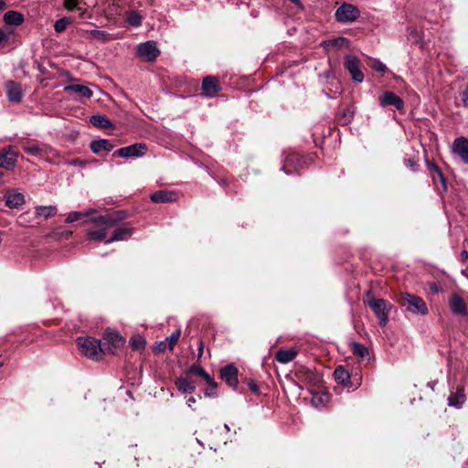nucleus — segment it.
<instances>
[{
  "mask_svg": "<svg viewBox=\"0 0 468 468\" xmlns=\"http://www.w3.org/2000/svg\"><path fill=\"white\" fill-rule=\"evenodd\" d=\"M146 152V145L143 144H136L127 147H123L116 151L113 155L121 157H135L142 156Z\"/></svg>",
  "mask_w": 468,
  "mask_h": 468,
  "instance_id": "9b49d317",
  "label": "nucleus"
},
{
  "mask_svg": "<svg viewBox=\"0 0 468 468\" xmlns=\"http://www.w3.org/2000/svg\"><path fill=\"white\" fill-rule=\"evenodd\" d=\"M124 344L125 339L119 333L110 329L105 331L101 343V346H105V355L115 354Z\"/></svg>",
  "mask_w": 468,
  "mask_h": 468,
  "instance_id": "423d86ee",
  "label": "nucleus"
},
{
  "mask_svg": "<svg viewBox=\"0 0 468 468\" xmlns=\"http://www.w3.org/2000/svg\"><path fill=\"white\" fill-rule=\"evenodd\" d=\"M367 64L370 68L378 72H385L387 69L386 66L377 59L370 58Z\"/></svg>",
  "mask_w": 468,
  "mask_h": 468,
  "instance_id": "ea45409f",
  "label": "nucleus"
},
{
  "mask_svg": "<svg viewBox=\"0 0 468 468\" xmlns=\"http://www.w3.org/2000/svg\"><path fill=\"white\" fill-rule=\"evenodd\" d=\"M166 347V343H160L158 348L159 350H165V348Z\"/></svg>",
  "mask_w": 468,
  "mask_h": 468,
  "instance_id": "8fccbe9b",
  "label": "nucleus"
},
{
  "mask_svg": "<svg viewBox=\"0 0 468 468\" xmlns=\"http://www.w3.org/2000/svg\"><path fill=\"white\" fill-rule=\"evenodd\" d=\"M92 213V210H89V211H86V212H77V211H74V212H71L68 215L67 218H66V221L69 222V223H71V222H74V221H77V220H80V219H83L89 216H90Z\"/></svg>",
  "mask_w": 468,
  "mask_h": 468,
  "instance_id": "4c0bfd02",
  "label": "nucleus"
},
{
  "mask_svg": "<svg viewBox=\"0 0 468 468\" xmlns=\"http://www.w3.org/2000/svg\"><path fill=\"white\" fill-rule=\"evenodd\" d=\"M17 150L13 146H9L0 154V166L5 169H9L13 166L16 161Z\"/></svg>",
  "mask_w": 468,
  "mask_h": 468,
  "instance_id": "ddd939ff",
  "label": "nucleus"
},
{
  "mask_svg": "<svg viewBox=\"0 0 468 468\" xmlns=\"http://www.w3.org/2000/svg\"><path fill=\"white\" fill-rule=\"evenodd\" d=\"M225 428H226L228 431H229V426H228L227 424L225 425Z\"/></svg>",
  "mask_w": 468,
  "mask_h": 468,
  "instance_id": "13d9d810",
  "label": "nucleus"
},
{
  "mask_svg": "<svg viewBox=\"0 0 468 468\" xmlns=\"http://www.w3.org/2000/svg\"><path fill=\"white\" fill-rule=\"evenodd\" d=\"M189 374L198 375V376L204 378L207 380V382H208V383H210V381H211L209 376L204 371V369L202 367H200L198 366L192 367L187 375H189Z\"/></svg>",
  "mask_w": 468,
  "mask_h": 468,
  "instance_id": "58836bf2",
  "label": "nucleus"
},
{
  "mask_svg": "<svg viewBox=\"0 0 468 468\" xmlns=\"http://www.w3.org/2000/svg\"><path fill=\"white\" fill-rule=\"evenodd\" d=\"M5 22L8 25L18 26L24 21L23 16L16 11H8L4 16Z\"/></svg>",
  "mask_w": 468,
  "mask_h": 468,
  "instance_id": "c756f323",
  "label": "nucleus"
},
{
  "mask_svg": "<svg viewBox=\"0 0 468 468\" xmlns=\"http://www.w3.org/2000/svg\"><path fill=\"white\" fill-rule=\"evenodd\" d=\"M176 386L183 393H191L195 390V383L189 375L176 379Z\"/></svg>",
  "mask_w": 468,
  "mask_h": 468,
  "instance_id": "6ab92c4d",
  "label": "nucleus"
},
{
  "mask_svg": "<svg viewBox=\"0 0 468 468\" xmlns=\"http://www.w3.org/2000/svg\"><path fill=\"white\" fill-rule=\"evenodd\" d=\"M130 345L133 350L141 351L145 346V340L143 336L135 335L132 336L130 340Z\"/></svg>",
  "mask_w": 468,
  "mask_h": 468,
  "instance_id": "e433bc0d",
  "label": "nucleus"
},
{
  "mask_svg": "<svg viewBox=\"0 0 468 468\" xmlns=\"http://www.w3.org/2000/svg\"><path fill=\"white\" fill-rule=\"evenodd\" d=\"M5 2L4 1H0V10H2L4 7H5Z\"/></svg>",
  "mask_w": 468,
  "mask_h": 468,
  "instance_id": "603ef678",
  "label": "nucleus"
},
{
  "mask_svg": "<svg viewBox=\"0 0 468 468\" xmlns=\"http://www.w3.org/2000/svg\"><path fill=\"white\" fill-rule=\"evenodd\" d=\"M69 164L73 165H80V166H83L86 165V162L84 160H81V159H79V158H76L72 161L69 162Z\"/></svg>",
  "mask_w": 468,
  "mask_h": 468,
  "instance_id": "49530a36",
  "label": "nucleus"
},
{
  "mask_svg": "<svg viewBox=\"0 0 468 468\" xmlns=\"http://www.w3.org/2000/svg\"><path fill=\"white\" fill-rule=\"evenodd\" d=\"M218 80L212 76H207L203 80L202 90L206 96H215L219 91Z\"/></svg>",
  "mask_w": 468,
  "mask_h": 468,
  "instance_id": "4468645a",
  "label": "nucleus"
},
{
  "mask_svg": "<svg viewBox=\"0 0 468 468\" xmlns=\"http://www.w3.org/2000/svg\"><path fill=\"white\" fill-rule=\"evenodd\" d=\"M465 275L468 277V269L465 271Z\"/></svg>",
  "mask_w": 468,
  "mask_h": 468,
  "instance_id": "4d7b16f0",
  "label": "nucleus"
},
{
  "mask_svg": "<svg viewBox=\"0 0 468 468\" xmlns=\"http://www.w3.org/2000/svg\"><path fill=\"white\" fill-rule=\"evenodd\" d=\"M399 301L409 312L420 315L428 314V307L425 302L419 296L405 292L399 295Z\"/></svg>",
  "mask_w": 468,
  "mask_h": 468,
  "instance_id": "39448f33",
  "label": "nucleus"
},
{
  "mask_svg": "<svg viewBox=\"0 0 468 468\" xmlns=\"http://www.w3.org/2000/svg\"><path fill=\"white\" fill-rule=\"evenodd\" d=\"M292 159H293V156H290V157H288V158L286 159V163H285V165H284V166H283V169H284V171H285L287 174H289V173H291V172H292V170L288 168V165H289L291 162H292Z\"/></svg>",
  "mask_w": 468,
  "mask_h": 468,
  "instance_id": "de8ad7c7",
  "label": "nucleus"
},
{
  "mask_svg": "<svg viewBox=\"0 0 468 468\" xmlns=\"http://www.w3.org/2000/svg\"><path fill=\"white\" fill-rule=\"evenodd\" d=\"M349 374L351 377V387H354V388H356L361 385L362 381V375H361V369L360 367H350L349 366Z\"/></svg>",
  "mask_w": 468,
  "mask_h": 468,
  "instance_id": "7c9ffc66",
  "label": "nucleus"
},
{
  "mask_svg": "<svg viewBox=\"0 0 468 468\" xmlns=\"http://www.w3.org/2000/svg\"><path fill=\"white\" fill-rule=\"evenodd\" d=\"M299 378H303L304 381L311 385L310 391L313 394L312 404L315 408L324 407L329 400V395L325 391L320 390V378L319 377L314 375L310 371L298 373Z\"/></svg>",
  "mask_w": 468,
  "mask_h": 468,
  "instance_id": "f257e3e1",
  "label": "nucleus"
},
{
  "mask_svg": "<svg viewBox=\"0 0 468 468\" xmlns=\"http://www.w3.org/2000/svg\"><path fill=\"white\" fill-rule=\"evenodd\" d=\"M334 376L338 384H341L346 388H352L351 377L349 374V365L338 366L335 370Z\"/></svg>",
  "mask_w": 468,
  "mask_h": 468,
  "instance_id": "2eb2a0df",
  "label": "nucleus"
},
{
  "mask_svg": "<svg viewBox=\"0 0 468 468\" xmlns=\"http://www.w3.org/2000/svg\"><path fill=\"white\" fill-rule=\"evenodd\" d=\"M360 16L359 9L348 3L341 5L335 12V19L341 23H352Z\"/></svg>",
  "mask_w": 468,
  "mask_h": 468,
  "instance_id": "6e6552de",
  "label": "nucleus"
},
{
  "mask_svg": "<svg viewBox=\"0 0 468 468\" xmlns=\"http://www.w3.org/2000/svg\"><path fill=\"white\" fill-rule=\"evenodd\" d=\"M90 221L93 227L89 229L88 237L91 240H106L107 230L113 227L115 219L110 216H100L92 218Z\"/></svg>",
  "mask_w": 468,
  "mask_h": 468,
  "instance_id": "7ed1b4c3",
  "label": "nucleus"
},
{
  "mask_svg": "<svg viewBox=\"0 0 468 468\" xmlns=\"http://www.w3.org/2000/svg\"><path fill=\"white\" fill-rule=\"evenodd\" d=\"M465 400V395L463 389L459 388L456 393L452 394L449 397V404L454 407H461Z\"/></svg>",
  "mask_w": 468,
  "mask_h": 468,
  "instance_id": "f704fd0d",
  "label": "nucleus"
},
{
  "mask_svg": "<svg viewBox=\"0 0 468 468\" xmlns=\"http://www.w3.org/2000/svg\"><path fill=\"white\" fill-rule=\"evenodd\" d=\"M125 16L126 22L133 27H138L142 23V16L134 10H126Z\"/></svg>",
  "mask_w": 468,
  "mask_h": 468,
  "instance_id": "72a5a7b5",
  "label": "nucleus"
},
{
  "mask_svg": "<svg viewBox=\"0 0 468 468\" xmlns=\"http://www.w3.org/2000/svg\"><path fill=\"white\" fill-rule=\"evenodd\" d=\"M132 235V229L129 228H119L113 231L111 238L106 239V243L112 242L114 240H123L128 239Z\"/></svg>",
  "mask_w": 468,
  "mask_h": 468,
  "instance_id": "a878e982",
  "label": "nucleus"
},
{
  "mask_svg": "<svg viewBox=\"0 0 468 468\" xmlns=\"http://www.w3.org/2000/svg\"><path fill=\"white\" fill-rule=\"evenodd\" d=\"M160 51L154 41H147L137 47V56L145 61L154 60Z\"/></svg>",
  "mask_w": 468,
  "mask_h": 468,
  "instance_id": "9d476101",
  "label": "nucleus"
},
{
  "mask_svg": "<svg viewBox=\"0 0 468 468\" xmlns=\"http://www.w3.org/2000/svg\"><path fill=\"white\" fill-rule=\"evenodd\" d=\"M77 345L81 354L91 359L100 360L105 356V346L91 336L79 337Z\"/></svg>",
  "mask_w": 468,
  "mask_h": 468,
  "instance_id": "f03ea898",
  "label": "nucleus"
},
{
  "mask_svg": "<svg viewBox=\"0 0 468 468\" xmlns=\"http://www.w3.org/2000/svg\"><path fill=\"white\" fill-rule=\"evenodd\" d=\"M459 97L462 104L468 108V86L460 93Z\"/></svg>",
  "mask_w": 468,
  "mask_h": 468,
  "instance_id": "c03bdc74",
  "label": "nucleus"
},
{
  "mask_svg": "<svg viewBox=\"0 0 468 468\" xmlns=\"http://www.w3.org/2000/svg\"><path fill=\"white\" fill-rule=\"evenodd\" d=\"M122 1H112L105 9L106 16L110 19L116 16H122L125 13V6H122Z\"/></svg>",
  "mask_w": 468,
  "mask_h": 468,
  "instance_id": "aec40b11",
  "label": "nucleus"
},
{
  "mask_svg": "<svg viewBox=\"0 0 468 468\" xmlns=\"http://www.w3.org/2000/svg\"><path fill=\"white\" fill-rule=\"evenodd\" d=\"M453 152L458 154L465 163H468V140L461 137L454 141Z\"/></svg>",
  "mask_w": 468,
  "mask_h": 468,
  "instance_id": "f3484780",
  "label": "nucleus"
},
{
  "mask_svg": "<svg viewBox=\"0 0 468 468\" xmlns=\"http://www.w3.org/2000/svg\"><path fill=\"white\" fill-rule=\"evenodd\" d=\"M379 103L383 107L392 105L399 111H401L404 107L402 100L391 91H385L379 97Z\"/></svg>",
  "mask_w": 468,
  "mask_h": 468,
  "instance_id": "f8f14e48",
  "label": "nucleus"
},
{
  "mask_svg": "<svg viewBox=\"0 0 468 468\" xmlns=\"http://www.w3.org/2000/svg\"><path fill=\"white\" fill-rule=\"evenodd\" d=\"M78 5V0H64V6L69 9H74Z\"/></svg>",
  "mask_w": 468,
  "mask_h": 468,
  "instance_id": "a18cd8bd",
  "label": "nucleus"
},
{
  "mask_svg": "<svg viewBox=\"0 0 468 468\" xmlns=\"http://www.w3.org/2000/svg\"><path fill=\"white\" fill-rule=\"evenodd\" d=\"M250 388H251V390H253L254 392H257V390H258V389H257V387H256V385H255V384L250 385Z\"/></svg>",
  "mask_w": 468,
  "mask_h": 468,
  "instance_id": "3c124183",
  "label": "nucleus"
},
{
  "mask_svg": "<svg viewBox=\"0 0 468 468\" xmlns=\"http://www.w3.org/2000/svg\"><path fill=\"white\" fill-rule=\"evenodd\" d=\"M353 354L360 360L364 361L366 359H369V352L368 350L362 345L353 344L352 345Z\"/></svg>",
  "mask_w": 468,
  "mask_h": 468,
  "instance_id": "473e14b6",
  "label": "nucleus"
},
{
  "mask_svg": "<svg viewBox=\"0 0 468 468\" xmlns=\"http://www.w3.org/2000/svg\"><path fill=\"white\" fill-rule=\"evenodd\" d=\"M463 257H467V252H466V251H464V252L463 253Z\"/></svg>",
  "mask_w": 468,
  "mask_h": 468,
  "instance_id": "6e6d98bb",
  "label": "nucleus"
},
{
  "mask_svg": "<svg viewBox=\"0 0 468 468\" xmlns=\"http://www.w3.org/2000/svg\"><path fill=\"white\" fill-rule=\"evenodd\" d=\"M6 91L10 101L19 102L21 101L23 92L19 84L8 81L6 83Z\"/></svg>",
  "mask_w": 468,
  "mask_h": 468,
  "instance_id": "a211bd4d",
  "label": "nucleus"
},
{
  "mask_svg": "<svg viewBox=\"0 0 468 468\" xmlns=\"http://www.w3.org/2000/svg\"><path fill=\"white\" fill-rule=\"evenodd\" d=\"M450 305L452 310L460 314L466 313V304L462 297L457 294H453L450 299Z\"/></svg>",
  "mask_w": 468,
  "mask_h": 468,
  "instance_id": "393cba45",
  "label": "nucleus"
},
{
  "mask_svg": "<svg viewBox=\"0 0 468 468\" xmlns=\"http://www.w3.org/2000/svg\"><path fill=\"white\" fill-rule=\"evenodd\" d=\"M22 148L28 154L45 158L48 161H50L51 155L56 154L55 151L50 146L35 142H26L23 144Z\"/></svg>",
  "mask_w": 468,
  "mask_h": 468,
  "instance_id": "0eeeda50",
  "label": "nucleus"
},
{
  "mask_svg": "<svg viewBox=\"0 0 468 468\" xmlns=\"http://www.w3.org/2000/svg\"><path fill=\"white\" fill-rule=\"evenodd\" d=\"M151 199L154 203H166L176 200V194L167 190H159L152 194Z\"/></svg>",
  "mask_w": 468,
  "mask_h": 468,
  "instance_id": "5701e85b",
  "label": "nucleus"
},
{
  "mask_svg": "<svg viewBox=\"0 0 468 468\" xmlns=\"http://www.w3.org/2000/svg\"><path fill=\"white\" fill-rule=\"evenodd\" d=\"M180 335H181L180 330H176L170 335V337H168L166 339V342L168 344V347L170 350H172L174 348V346L176 345V343L178 342Z\"/></svg>",
  "mask_w": 468,
  "mask_h": 468,
  "instance_id": "a19ab883",
  "label": "nucleus"
},
{
  "mask_svg": "<svg viewBox=\"0 0 468 468\" xmlns=\"http://www.w3.org/2000/svg\"><path fill=\"white\" fill-rule=\"evenodd\" d=\"M65 90L74 92L81 98H90L92 95V91L87 86L79 83L65 87Z\"/></svg>",
  "mask_w": 468,
  "mask_h": 468,
  "instance_id": "b1692460",
  "label": "nucleus"
},
{
  "mask_svg": "<svg viewBox=\"0 0 468 468\" xmlns=\"http://www.w3.org/2000/svg\"><path fill=\"white\" fill-rule=\"evenodd\" d=\"M90 122L100 128H110L112 127L111 122L104 116L95 115L90 118Z\"/></svg>",
  "mask_w": 468,
  "mask_h": 468,
  "instance_id": "c9c22d12",
  "label": "nucleus"
},
{
  "mask_svg": "<svg viewBox=\"0 0 468 468\" xmlns=\"http://www.w3.org/2000/svg\"><path fill=\"white\" fill-rule=\"evenodd\" d=\"M35 213L37 218H43L44 219H48V218L56 215L57 207L53 206L37 207H36Z\"/></svg>",
  "mask_w": 468,
  "mask_h": 468,
  "instance_id": "2f4dec72",
  "label": "nucleus"
},
{
  "mask_svg": "<svg viewBox=\"0 0 468 468\" xmlns=\"http://www.w3.org/2000/svg\"><path fill=\"white\" fill-rule=\"evenodd\" d=\"M69 24V19L64 17L58 20L55 24V30L58 33L63 32Z\"/></svg>",
  "mask_w": 468,
  "mask_h": 468,
  "instance_id": "37998d69",
  "label": "nucleus"
},
{
  "mask_svg": "<svg viewBox=\"0 0 468 468\" xmlns=\"http://www.w3.org/2000/svg\"><path fill=\"white\" fill-rule=\"evenodd\" d=\"M238 371L233 366H228L221 370V378L230 387H235L238 383Z\"/></svg>",
  "mask_w": 468,
  "mask_h": 468,
  "instance_id": "412c9836",
  "label": "nucleus"
},
{
  "mask_svg": "<svg viewBox=\"0 0 468 468\" xmlns=\"http://www.w3.org/2000/svg\"><path fill=\"white\" fill-rule=\"evenodd\" d=\"M194 402H195V399L191 398V399H188V405L189 406L191 405V403H194Z\"/></svg>",
  "mask_w": 468,
  "mask_h": 468,
  "instance_id": "864d4df0",
  "label": "nucleus"
},
{
  "mask_svg": "<svg viewBox=\"0 0 468 468\" xmlns=\"http://www.w3.org/2000/svg\"><path fill=\"white\" fill-rule=\"evenodd\" d=\"M80 16L81 18H86V17H89V18H90V15H89V14H87V12L83 11V12H81V13H80Z\"/></svg>",
  "mask_w": 468,
  "mask_h": 468,
  "instance_id": "09e8293b",
  "label": "nucleus"
},
{
  "mask_svg": "<svg viewBox=\"0 0 468 468\" xmlns=\"http://www.w3.org/2000/svg\"><path fill=\"white\" fill-rule=\"evenodd\" d=\"M202 352H203V346L201 344L199 346V356H201Z\"/></svg>",
  "mask_w": 468,
  "mask_h": 468,
  "instance_id": "5fc2aeb1",
  "label": "nucleus"
},
{
  "mask_svg": "<svg viewBox=\"0 0 468 468\" xmlns=\"http://www.w3.org/2000/svg\"><path fill=\"white\" fill-rule=\"evenodd\" d=\"M90 148L93 153L99 154L101 151H111L113 148V145L108 140H98L94 141L90 144Z\"/></svg>",
  "mask_w": 468,
  "mask_h": 468,
  "instance_id": "c85d7f7f",
  "label": "nucleus"
},
{
  "mask_svg": "<svg viewBox=\"0 0 468 468\" xmlns=\"http://www.w3.org/2000/svg\"><path fill=\"white\" fill-rule=\"evenodd\" d=\"M430 172L431 174V176H432L434 182H436L437 180H440L441 183H443L444 179L437 166H435L434 165H431L430 166Z\"/></svg>",
  "mask_w": 468,
  "mask_h": 468,
  "instance_id": "79ce46f5",
  "label": "nucleus"
},
{
  "mask_svg": "<svg viewBox=\"0 0 468 468\" xmlns=\"http://www.w3.org/2000/svg\"><path fill=\"white\" fill-rule=\"evenodd\" d=\"M364 302L373 310L379 319V324L385 326L388 323V315L391 308V304L383 299L375 298L370 292H367L364 298Z\"/></svg>",
  "mask_w": 468,
  "mask_h": 468,
  "instance_id": "20e7f679",
  "label": "nucleus"
},
{
  "mask_svg": "<svg viewBox=\"0 0 468 468\" xmlns=\"http://www.w3.org/2000/svg\"><path fill=\"white\" fill-rule=\"evenodd\" d=\"M25 202V197L16 191H8L5 195V204L9 207H18Z\"/></svg>",
  "mask_w": 468,
  "mask_h": 468,
  "instance_id": "4be33fe9",
  "label": "nucleus"
},
{
  "mask_svg": "<svg viewBox=\"0 0 468 468\" xmlns=\"http://www.w3.org/2000/svg\"><path fill=\"white\" fill-rule=\"evenodd\" d=\"M345 68L351 74L353 80L361 82L364 80V74L360 69L361 62L357 57L354 55H346L344 60Z\"/></svg>",
  "mask_w": 468,
  "mask_h": 468,
  "instance_id": "1a4fd4ad",
  "label": "nucleus"
},
{
  "mask_svg": "<svg viewBox=\"0 0 468 468\" xmlns=\"http://www.w3.org/2000/svg\"><path fill=\"white\" fill-rule=\"evenodd\" d=\"M88 38H93L106 42L111 39L110 35L105 31L81 29Z\"/></svg>",
  "mask_w": 468,
  "mask_h": 468,
  "instance_id": "bb28decb",
  "label": "nucleus"
},
{
  "mask_svg": "<svg viewBox=\"0 0 468 468\" xmlns=\"http://www.w3.org/2000/svg\"><path fill=\"white\" fill-rule=\"evenodd\" d=\"M350 45V41L347 38L345 37H338L335 39H331L328 41H325L324 43V46L325 48H348Z\"/></svg>",
  "mask_w": 468,
  "mask_h": 468,
  "instance_id": "cd10ccee",
  "label": "nucleus"
},
{
  "mask_svg": "<svg viewBox=\"0 0 468 468\" xmlns=\"http://www.w3.org/2000/svg\"><path fill=\"white\" fill-rule=\"evenodd\" d=\"M298 353L299 350L296 347L281 348L276 352L275 359L282 364H286L292 361Z\"/></svg>",
  "mask_w": 468,
  "mask_h": 468,
  "instance_id": "dca6fc26",
  "label": "nucleus"
}]
</instances>
